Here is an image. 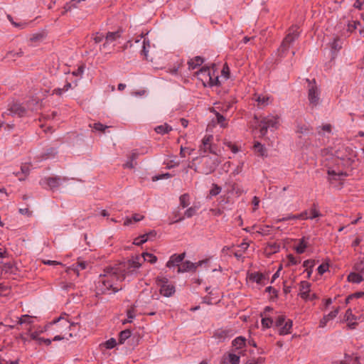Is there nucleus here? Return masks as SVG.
Segmentation results:
<instances>
[{"label": "nucleus", "instance_id": "nucleus-54", "mask_svg": "<svg viewBox=\"0 0 364 364\" xmlns=\"http://www.w3.org/2000/svg\"><path fill=\"white\" fill-rule=\"evenodd\" d=\"M273 323V320L271 318H262V325L264 328H270Z\"/></svg>", "mask_w": 364, "mask_h": 364}, {"label": "nucleus", "instance_id": "nucleus-49", "mask_svg": "<svg viewBox=\"0 0 364 364\" xmlns=\"http://www.w3.org/2000/svg\"><path fill=\"white\" fill-rule=\"evenodd\" d=\"M127 315L128 317V320L123 321V324H124L127 322H129V323L132 322V320L135 317L134 309L131 308V309H128L127 311Z\"/></svg>", "mask_w": 364, "mask_h": 364}, {"label": "nucleus", "instance_id": "nucleus-38", "mask_svg": "<svg viewBox=\"0 0 364 364\" xmlns=\"http://www.w3.org/2000/svg\"><path fill=\"white\" fill-rule=\"evenodd\" d=\"M144 219V216L140 215V214H134L132 218H127L124 223V225L127 226V225H129L132 223V221H134V222H139V221H141V220Z\"/></svg>", "mask_w": 364, "mask_h": 364}, {"label": "nucleus", "instance_id": "nucleus-5", "mask_svg": "<svg viewBox=\"0 0 364 364\" xmlns=\"http://www.w3.org/2000/svg\"><path fill=\"white\" fill-rule=\"evenodd\" d=\"M279 124V117L277 115H269L264 117L259 122V132L262 136H264L268 129H277Z\"/></svg>", "mask_w": 364, "mask_h": 364}, {"label": "nucleus", "instance_id": "nucleus-16", "mask_svg": "<svg viewBox=\"0 0 364 364\" xmlns=\"http://www.w3.org/2000/svg\"><path fill=\"white\" fill-rule=\"evenodd\" d=\"M232 336L231 330L228 329H218L214 333L213 337L218 340V342H223L225 339L230 338Z\"/></svg>", "mask_w": 364, "mask_h": 364}, {"label": "nucleus", "instance_id": "nucleus-52", "mask_svg": "<svg viewBox=\"0 0 364 364\" xmlns=\"http://www.w3.org/2000/svg\"><path fill=\"white\" fill-rule=\"evenodd\" d=\"M90 127H92L96 131H100L104 132L107 128H108L107 126L101 124L100 122L95 123L93 126L90 125Z\"/></svg>", "mask_w": 364, "mask_h": 364}, {"label": "nucleus", "instance_id": "nucleus-40", "mask_svg": "<svg viewBox=\"0 0 364 364\" xmlns=\"http://www.w3.org/2000/svg\"><path fill=\"white\" fill-rule=\"evenodd\" d=\"M189 199H190V197H189V195L188 193H184L183 195H181L179 198V200H180V205L183 208H185L186 207L188 206L189 205Z\"/></svg>", "mask_w": 364, "mask_h": 364}, {"label": "nucleus", "instance_id": "nucleus-35", "mask_svg": "<svg viewBox=\"0 0 364 364\" xmlns=\"http://www.w3.org/2000/svg\"><path fill=\"white\" fill-rule=\"evenodd\" d=\"M343 41L339 37H336L333 39L331 43V48L333 52H338L342 48Z\"/></svg>", "mask_w": 364, "mask_h": 364}, {"label": "nucleus", "instance_id": "nucleus-48", "mask_svg": "<svg viewBox=\"0 0 364 364\" xmlns=\"http://www.w3.org/2000/svg\"><path fill=\"white\" fill-rule=\"evenodd\" d=\"M33 322L32 321V317L27 315V314H25V315H23L20 318H19V321H18V323L19 324H23V323H31Z\"/></svg>", "mask_w": 364, "mask_h": 364}, {"label": "nucleus", "instance_id": "nucleus-2", "mask_svg": "<svg viewBox=\"0 0 364 364\" xmlns=\"http://www.w3.org/2000/svg\"><path fill=\"white\" fill-rule=\"evenodd\" d=\"M299 27L297 25H293L288 30V33L283 39L279 48H278V55L283 58L286 56L291 46L299 38L300 32Z\"/></svg>", "mask_w": 364, "mask_h": 364}, {"label": "nucleus", "instance_id": "nucleus-55", "mask_svg": "<svg viewBox=\"0 0 364 364\" xmlns=\"http://www.w3.org/2000/svg\"><path fill=\"white\" fill-rule=\"evenodd\" d=\"M287 259L288 265H296L298 263L300 262V260L296 259L294 255L291 254L287 256Z\"/></svg>", "mask_w": 364, "mask_h": 364}, {"label": "nucleus", "instance_id": "nucleus-63", "mask_svg": "<svg viewBox=\"0 0 364 364\" xmlns=\"http://www.w3.org/2000/svg\"><path fill=\"white\" fill-rule=\"evenodd\" d=\"M84 72V67L82 65L78 67V68L74 71H73L72 73V75L73 76H76V77H82V75Z\"/></svg>", "mask_w": 364, "mask_h": 364}, {"label": "nucleus", "instance_id": "nucleus-22", "mask_svg": "<svg viewBox=\"0 0 364 364\" xmlns=\"http://www.w3.org/2000/svg\"><path fill=\"white\" fill-rule=\"evenodd\" d=\"M198 208L196 206H192L188 208L184 213V216L180 217L178 218H176L174 220L171 222V223H178L182 221L185 218H190L196 215Z\"/></svg>", "mask_w": 364, "mask_h": 364}, {"label": "nucleus", "instance_id": "nucleus-34", "mask_svg": "<svg viewBox=\"0 0 364 364\" xmlns=\"http://www.w3.org/2000/svg\"><path fill=\"white\" fill-rule=\"evenodd\" d=\"M255 151L259 156H267V149L264 145L259 142H256L254 145Z\"/></svg>", "mask_w": 364, "mask_h": 364}, {"label": "nucleus", "instance_id": "nucleus-44", "mask_svg": "<svg viewBox=\"0 0 364 364\" xmlns=\"http://www.w3.org/2000/svg\"><path fill=\"white\" fill-rule=\"evenodd\" d=\"M45 38V36L43 33H36L32 34V36L30 37V41L31 42H41Z\"/></svg>", "mask_w": 364, "mask_h": 364}, {"label": "nucleus", "instance_id": "nucleus-23", "mask_svg": "<svg viewBox=\"0 0 364 364\" xmlns=\"http://www.w3.org/2000/svg\"><path fill=\"white\" fill-rule=\"evenodd\" d=\"M30 171V165L25 164L21 167V172H16L14 174L18 176L19 181H24L25 178L29 174Z\"/></svg>", "mask_w": 364, "mask_h": 364}, {"label": "nucleus", "instance_id": "nucleus-25", "mask_svg": "<svg viewBox=\"0 0 364 364\" xmlns=\"http://www.w3.org/2000/svg\"><path fill=\"white\" fill-rule=\"evenodd\" d=\"M309 237H303L299 240V245L295 247L298 254H303L308 247Z\"/></svg>", "mask_w": 364, "mask_h": 364}, {"label": "nucleus", "instance_id": "nucleus-7", "mask_svg": "<svg viewBox=\"0 0 364 364\" xmlns=\"http://www.w3.org/2000/svg\"><path fill=\"white\" fill-rule=\"evenodd\" d=\"M219 164V161L215 157L203 156L202 166L200 172L203 174H210L213 173Z\"/></svg>", "mask_w": 364, "mask_h": 364}, {"label": "nucleus", "instance_id": "nucleus-60", "mask_svg": "<svg viewBox=\"0 0 364 364\" xmlns=\"http://www.w3.org/2000/svg\"><path fill=\"white\" fill-rule=\"evenodd\" d=\"M221 73L222 75L225 77V80H228L229 78L230 70L227 64L224 65Z\"/></svg>", "mask_w": 364, "mask_h": 364}, {"label": "nucleus", "instance_id": "nucleus-9", "mask_svg": "<svg viewBox=\"0 0 364 364\" xmlns=\"http://www.w3.org/2000/svg\"><path fill=\"white\" fill-rule=\"evenodd\" d=\"M27 113L26 109L21 104L14 102L11 105L6 112L2 114L3 117L6 115L17 116L18 117H24Z\"/></svg>", "mask_w": 364, "mask_h": 364}, {"label": "nucleus", "instance_id": "nucleus-6", "mask_svg": "<svg viewBox=\"0 0 364 364\" xmlns=\"http://www.w3.org/2000/svg\"><path fill=\"white\" fill-rule=\"evenodd\" d=\"M141 258V255L136 256L135 258L127 261V262L117 267V268H122V269H125L126 277L129 275H132L136 274V269L141 267V264L140 261Z\"/></svg>", "mask_w": 364, "mask_h": 364}, {"label": "nucleus", "instance_id": "nucleus-36", "mask_svg": "<svg viewBox=\"0 0 364 364\" xmlns=\"http://www.w3.org/2000/svg\"><path fill=\"white\" fill-rule=\"evenodd\" d=\"M60 321H61V325L63 327H66V328H70L72 326L75 325V323H73V322L70 323L68 320L65 319L62 316H60L59 318L53 320L52 322L50 323V325L55 324L56 323L60 322Z\"/></svg>", "mask_w": 364, "mask_h": 364}, {"label": "nucleus", "instance_id": "nucleus-12", "mask_svg": "<svg viewBox=\"0 0 364 364\" xmlns=\"http://www.w3.org/2000/svg\"><path fill=\"white\" fill-rule=\"evenodd\" d=\"M213 140V135H205L203 139H202V144L199 146V151L200 154L202 153H206L209 151L210 153L215 154V151L212 146V141Z\"/></svg>", "mask_w": 364, "mask_h": 364}, {"label": "nucleus", "instance_id": "nucleus-45", "mask_svg": "<svg viewBox=\"0 0 364 364\" xmlns=\"http://www.w3.org/2000/svg\"><path fill=\"white\" fill-rule=\"evenodd\" d=\"M221 187L217 184L213 183L211 189L209 191L210 196H216L221 192Z\"/></svg>", "mask_w": 364, "mask_h": 364}, {"label": "nucleus", "instance_id": "nucleus-58", "mask_svg": "<svg viewBox=\"0 0 364 364\" xmlns=\"http://www.w3.org/2000/svg\"><path fill=\"white\" fill-rule=\"evenodd\" d=\"M81 0H72L68 4H67L65 6V9L67 11H69L72 9V7H76L77 3H80Z\"/></svg>", "mask_w": 364, "mask_h": 364}, {"label": "nucleus", "instance_id": "nucleus-10", "mask_svg": "<svg viewBox=\"0 0 364 364\" xmlns=\"http://www.w3.org/2000/svg\"><path fill=\"white\" fill-rule=\"evenodd\" d=\"M158 284L160 285V294L165 297H170L175 293L173 285L168 284V279L166 278H157Z\"/></svg>", "mask_w": 364, "mask_h": 364}, {"label": "nucleus", "instance_id": "nucleus-41", "mask_svg": "<svg viewBox=\"0 0 364 364\" xmlns=\"http://www.w3.org/2000/svg\"><path fill=\"white\" fill-rule=\"evenodd\" d=\"M212 112H214L217 119L218 123L222 127H225L226 126L225 124V117L220 114L218 112L215 111L214 109L211 110Z\"/></svg>", "mask_w": 364, "mask_h": 364}, {"label": "nucleus", "instance_id": "nucleus-4", "mask_svg": "<svg viewBox=\"0 0 364 364\" xmlns=\"http://www.w3.org/2000/svg\"><path fill=\"white\" fill-rule=\"evenodd\" d=\"M197 75L205 86L213 87L220 85L218 75L209 68H202Z\"/></svg>", "mask_w": 364, "mask_h": 364}, {"label": "nucleus", "instance_id": "nucleus-19", "mask_svg": "<svg viewBox=\"0 0 364 364\" xmlns=\"http://www.w3.org/2000/svg\"><path fill=\"white\" fill-rule=\"evenodd\" d=\"M250 279L260 285H265V282L267 279V277L259 272H253L249 277Z\"/></svg>", "mask_w": 364, "mask_h": 364}, {"label": "nucleus", "instance_id": "nucleus-13", "mask_svg": "<svg viewBox=\"0 0 364 364\" xmlns=\"http://www.w3.org/2000/svg\"><path fill=\"white\" fill-rule=\"evenodd\" d=\"M185 257H186V252H183L179 255H177V254L172 255L166 263V267L168 268L180 267L181 264L183 262V260L184 259Z\"/></svg>", "mask_w": 364, "mask_h": 364}, {"label": "nucleus", "instance_id": "nucleus-33", "mask_svg": "<svg viewBox=\"0 0 364 364\" xmlns=\"http://www.w3.org/2000/svg\"><path fill=\"white\" fill-rule=\"evenodd\" d=\"M232 344L236 349H241L245 346L246 339L242 336H238L232 341Z\"/></svg>", "mask_w": 364, "mask_h": 364}, {"label": "nucleus", "instance_id": "nucleus-18", "mask_svg": "<svg viewBox=\"0 0 364 364\" xmlns=\"http://www.w3.org/2000/svg\"><path fill=\"white\" fill-rule=\"evenodd\" d=\"M134 43L141 47L140 53L147 59L148 48L150 47L149 41H146L143 36H141L140 39L136 40Z\"/></svg>", "mask_w": 364, "mask_h": 364}, {"label": "nucleus", "instance_id": "nucleus-64", "mask_svg": "<svg viewBox=\"0 0 364 364\" xmlns=\"http://www.w3.org/2000/svg\"><path fill=\"white\" fill-rule=\"evenodd\" d=\"M105 39V36L102 35V33H97L95 36L93 37V40L96 43H100L103 41V39Z\"/></svg>", "mask_w": 364, "mask_h": 364}, {"label": "nucleus", "instance_id": "nucleus-21", "mask_svg": "<svg viewBox=\"0 0 364 364\" xmlns=\"http://www.w3.org/2000/svg\"><path fill=\"white\" fill-rule=\"evenodd\" d=\"M240 364V356L234 353H228L223 356V364Z\"/></svg>", "mask_w": 364, "mask_h": 364}, {"label": "nucleus", "instance_id": "nucleus-14", "mask_svg": "<svg viewBox=\"0 0 364 364\" xmlns=\"http://www.w3.org/2000/svg\"><path fill=\"white\" fill-rule=\"evenodd\" d=\"M310 287L311 284L309 282L306 281H302L300 283V296L302 299H313L316 298L315 294L312 295V297H310Z\"/></svg>", "mask_w": 364, "mask_h": 364}, {"label": "nucleus", "instance_id": "nucleus-42", "mask_svg": "<svg viewBox=\"0 0 364 364\" xmlns=\"http://www.w3.org/2000/svg\"><path fill=\"white\" fill-rule=\"evenodd\" d=\"M87 266V263L85 261H79L73 265V269L78 274L79 270L85 269Z\"/></svg>", "mask_w": 364, "mask_h": 364}, {"label": "nucleus", "instance_id": "nucleus-30", "mask_svg": "<svg viewBox=\"0 0 364 364\" xmlns=\"http://www.w3.org/2000/svg\"><path fill=\"white\" fill-rule=\"evenodd\" d=\"M321 215L319 210L317 209V205L316 203H314L312 205V208L309 210V212L307 210V220H313L316 218H318Z\"/></svg>", "mask_w": 364, "mask_h": 364}, {"label": "nucleus", "instance_id": "nucleus-56", "mask_svg": "<svg viewBox=\"0 0 364 364\" xmlns=\"http://www.w3.org/2000/svg\"><path fill=\"white\" fill-rule=\"evenodd\" d=\"M345 318L346 321H350L351 320L356 321L357 318L352 314V311L350 309H348L346 311Z\"/></svg>", "mask_w": 364, "mask_h": 364}, {"label": "nucleus", "instance_id": "nucleus-62", "mask_svg": "<svg viewBox=\"0 0 364 364\" xmlns=\"http://www.w3.org/2000/svg\"><path fill=\"white\" fill-rule=\"evenodd\" d=\"M285 321L286 319L284 316H279L275 321V325L276 326L280 328L282 326H283Z\"/></svg>", "mask_w": 364, "mask_h": 364}, {"label": "nucleus", "instance_id": "nucleus-28", "mask_svg": "<svg viewBox=\"0 0 364 364\" xmlns=\"http://www.w3.org/2000/svg\"><path fill=\"white\" fill-rule=\"evenodd\" d=\"M154 130L157 134L164 135L171 132L172 130V127L168 124L165 123L164 124L156 126L154 128Z\"/></svg>", "mask_w": 364, "mask_h": 364}, {"label": "nucleus", "instance_id": "nucleus-53", "mask_svg": "<svg viewBox=\"0 0 364 364\" xmlns=\"http://www.w3.org/2000/svg\"><path fill=\"white\" fill-rule=\"evenodd\" d=\"M117 345V342H116V340L113 338L107 340L105 343V346L107 349H112L113 348H114Z\"/></svg>", "mask_w": 364, "mask_h": 364}, {"label": "nucleus", "instance_id": "nucleus-26", "mask_svg": "<svg viewBox=\"0 0 364 364\" xmlns=\"http://www.w3.org/2000/svg\"><path fill=\"white\" fill-rule=\"evenodd\" d=\"M293 322L291 319H287L282 326L279 330L280 335H287L291 333V329L292 328Z\"/></svg>", "mask_w": 364, "mask_h": 364}, {"label": "nucleus", "instance_id": "nucleus-15", "mask_svg": "<svg viewBox=\"0 0 364 364\" xmlns=\"http://www.w3.org/2000/svg\"><path fill=\"white\" fill-rule=\"evenodd\" d=\"M67 180V178H61L60 176L48 177L46 178V183L51 190L58 188L63 181H66Z\"/></svg>", "mask_w": 364, "mask_h": 364}, {"label": "nucleus", "instance_id": "nucleus-17", "mask_svg": "<svg viewBox=\"0 0 364 364\" xmlns=\"http://www.w3.org/2000/svg\"><path fill=\"white\" fill-rule=\"evenodd\" d=\"M289 220H307V210H304L299 214H289L285 217L277 219V223L287 221Z\"/></svg>", "mask_w": 364, "mask_h": 364}, {"label": "nucleus", "instance_id": "nucleus-32", "mask_svg": "<svg viewBox=\"0 0 364 364\" xmlns=\"http://www.w3.org/2000/svg\"><path fill=\"white\" fill-rule=\"evenodd\" d=\"M363 280V277L358 273L351 272L348 276V281L354 284H360Z\"/></svg>", "mask_w": 364, "mask_h": 364}, {"label": "nucleus", "instance_id": "nucleus-27", "mask_svg": "<svg viewBox=\"0 0 364 364\" xmlns=\"http://www.w3.org/2000/svg\"><path fill=\"white\" fill-rule=\"evenodd\" d=\"M328 179L331 180H341L344 176H346V174L343 171L336 172L334 170H328Z\"/></svg>", "mask_w": 364, "mask_h": 364}, {"label": "nucleus", "instance_id": "nucleus-3", "mask_svg": "<svg viewBox=\"0 0 364 364\" xmlns=\"http://www.w3.org/2000/svg\"><path fill=\"white\" fill-rule=\"evenodd\" d=\"M308 82L307 86V98L309 101V105L311 109H314L318 107L321 102V90L315 79L312 80L309 79L306 80Z\"/></svg>", "mask_w": 364, "mask_h": 364}, {"label": "nucleus", "instance_id": "nucleus-39", "mask_svg": "<svg viewBox=\"0 0 364 364\" xmlns=\"http://www.w3.org/2000/svg\"><path fill=\"white\" fill-rule=\"evenodd\" d=\"M141 257H142L144 261H147V262H150L151 264H154L157 261V257L151 253L144 252V253H142Z\"/></svg>", "mask_w": 364, "mask_h": 364}, {"label": "nucleus", "instance_id": "nucleus-46", "mask_svg": "<svg viewBox=\"0 0 364 364\" xmlns=\"http://www.w3.org/2000/svg\"><path fill=\"white\" fill-rule=\"evenodd\" d=\"M309 132V127L304 124H297L296 132L301 134H307Z\"/></svg>", "mask_w": 364, "mask_h": 364}, {"label": "nucleus", "instance_id": "nucleus-47", "mask_svg": "<svg viewBox=\"0 0 364 364\" xmlns=\"http://www.w3.org/2000/svg\"><path fill=\"white\" fill-rule=\"evenodd\" d=\"M364 296V292L363 291H358V292H355L354 294H352L350 295H349L346 299V304H348L350 302V300L353 299H358V298H361Z\"/></svg>", "mask_w": 364, "mask_h": 364}, {"label": "nucleus", "instance_id": "nucleus-20", "mask_svg": "<svg viewBox=\"0 0 364 364\" xmlns=\"http://www.w3.org/2000/svg\"><path fill=\"white\" fill-rule=\"evenodd\" d=\"M338 311H339V309L337 308L336 309H335L334 311H331L329 314H328L327 315H325L323 316V317L321 319L320 321V323H319V327L320 328H324L327 323L330 321V320H332L334 318L336 317V316L338 315Z\"/></svg>", "mask_w": 364, "mask_h": 364}, {"label": "nucleus", "instance_id": "nucleus-37", "mask_svg": "<svg viewBox=\"0 0 364 364\" xmlns=\"http://www.w3.org/2000/svg\"><path fill=\"white\" fill-rule=\"evenodd\" d=\"M132 335V332L129 329H125L119 333V342L122 344L124 341L129 338Z\"/></svg>", "mask_w": 364, "mask_h": 364}, {"label": "nucleus", "instance_id": "nucleus-29", "mask_svg": "<svg viewBox=\"0 0 364 364\" xmlns=\"http://www.w3.org/2000/svg\"><path fill=\"white\" fill-rule=\"evenodd\" d=\"M255 100L257 102L258 105L263 107L268 105L270 102V97L267 95H255Z\"/></svg>", "mask_w": 364, "mask_h": 364}, {"label": "nucleus", "instance_id": "nucleus-59", "mask_svg": "<svg viewBox=\"0 0 364 364\" xmlns=\"http://www.w3.org/2000/svg\"><path fill=\"white\" fill-rule=\"evenodd\" d=\"M314 265H315V262H314V260H311V259L305 260L303 263L304 267H306L307 269H312Z\"/></svg>", "mask_w": 364, "mask_h": 364}, {"label": "nucleus", "instance_id": "nucleus-51", "mask_svg": "<svg viewBox=\"0 0 364 364\" xmlns=\"http://www.w3.org/2000/svg\"><path fill=\"white\" fill-rule=\"evenodd\" d=\"M328 270V264L327 263H323L321 264H320L318 268H317V271H318V273L320 274V275H322L325 272H326Z\"/></svg>", "mask_w": 364, "mask_h": 364}, {"label": "nucleus", "instance_id": "nucleus-11", "mask_svg": "<svg viewBox=\"0 0 364 364\" xmlns=\"http://www.w3.org/2000/svg\"><path fill=\"white\" fill-rule=\"evenodd\" d=\"M122 33V30L120 28L116 31L108 32L105 36V41L102 45L103 48H105L109 45H112V46H114V43L121 38Z\"/></svg>", "mask_w": 364, "mask_h": 364}, {"label": "nucleus", "instance_id": "nucleus-24", "mask_svg": "<svg viewBox=\"0 0 364 364\" xmlns=\"http://www.w3.org/2000/svg\"><path fill=\"white\" fill-rule=\"evenodd\" d=\"M203 58L200 56H196L194 58L191 59L188 62V69L195 70L203 63Z\"/></svg>", "mask_w": 364, "mask_h": 364}, {"label": "nucleus", "instance_id": "nucleus-61", "mask_svg": "<svg viewBox=\"0 0 364 364\" xmlns=\"http://www.w3.org/2000/svg\"><path fill=\"white\" fill-rule=\"evenodd\" d=\"M23 51L21 50V49L19 50L18 52H14V51H10L7 53L6 56L7 58H16V57H19V56H21L23 55Z\"/></svg>", "mask_w": 364, "mask_h": 364}, {"label": "nucleus", "instance_id": "nucleus-1", "mask_svg": "<svg viewBox=\"0 0 364 364\" xmlns=\"http://www.w3.org/2000/svg\"><path fill=\"white\" fill-rule=\"evenodd\" d=\"M126 279L125 269L117 267H107L104 274L99 276L96 288L100 294H114L122 289L117 282H123Z\"/></svg>", "mask_w": 364, "mask_h": 364}, {"label": "nucleus", "instance_id": "nucleus-43", "mask_svg": "<svg viewBox=\"0 0 364 364\" xmlns=\"http://www.w3.org/2000/svg\"><path fill=\"white\" fill-rule=\"evenodd\" d=\"M360 25H361L360 22L358 21H349L348 23L347 31L348 32L352 33L357 29L358 26H360Z\"/></svg>", "mask_w": 364, "mask_h": 364}, {"label": "nucleus", "instance_id": "nucleus-50", "mask_svg": "<svg viewBox=\"0 0 364 364\" xmlns=\"http://www.w3.org/2000/svg\"><path fill=\"white\" fill-rule=\"evenodd\" d=\"M355 269L359 272H364V258L355 264Z\"/></svg>", "mask_w": 364, "mask_h": 364}, {"label": "nucleus", "instance_id": "nucleus-31", "mask_svg": "<svg viewBox=\"0 0 364 364\" xmlns=\"http://www.w3.org/2000/svg\"><path fill=\"white\" fill-rule=\"evenodd\" d=\"M57 149L54 147H50L41 156V161L54 157L57 154Z\"/></svg>", "mask_w": 364, "mask_h": 364}, {"label": "nucleus", "instance_id": "nucleus-8", "mask_svg": "<svg viewBox=\"0 0 364 364\" xmlns=\"http://www.w3.org/2000/svg\"><path fill=\"white\" fill-rule=\"evenodd\" d=\"M209 262V259H203L198 261V262H192L191 261L186 260L183 262H181V266L178 267L177 269L178 273H184L190 271L195 272L198 267H201L203 264H207Z\"/></svg>", "mask_w": 364, "mask_h": 364}, {"label": "nucleus", "instance_id": "nucleus-57", "mask_svg": "<svg viewBox=\"0 0 364 364\" xmlns=\"http://www.w3.org/2000/svg\"><path fill=\"white\" fill-rule=\"evenodd\" d=\"M264 362V358L259 357L257 359H250L248 360L245 364H262Z\"/></svg>", "mask_w": 364, "mask_h": 364}]
</instances>
